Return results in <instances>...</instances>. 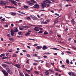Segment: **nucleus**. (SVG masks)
<instances>
[{"instance_id": "f257e3e1", "label": "nucleus", "mask_w": 76, "mask_h": 76, "mask_svg": "<svg viewBox=\"0 0 76 76\" xmlns=\"http://www.w3.org/2000/svg\"><path fill=\"white\" fill-rule=\"evenodd\" d=\"M7 71V72L9 73L11 75H12L13 74V71L12 70H11L9 68H6Z\"/></svg>"}, {"instance_id": "f03ea898", "label": "nucleus", "mask_w": 76, "mask_h": 76, "mask_svg": "<svg viewBox=\"0 0 76 76\" xmlns=\"http://www.w3.org/2000/svg\"><path fill=\"white\" fill-rule=\"evenodd\" d=\"M45 3H46V1H44L43 2V4L42 5V8L46 7L47 6V4H46Z\"/></svg>"}, {"instance_id": "7ed1b4c3", "label": "nucleus", "mask_w": 76, "mask_h": 76, "mask_svg": "<svg viewBox=\"0 0 76 76\" xmlns=\"http://www.w3.org/2000/svg\"><path fill=\"white\" fill-rule=\"evenodd\" d=\"M2 72L4 74V76H8L9 74L6 72V71L4 70H2Z\"/></svg>"}, {"instance_id": "20e7f679", "label": "nucleus", "mask_w": 76, "mask_h": 76, "mask_svg": "<svg viewBox=\"0 0 76 76\" xmlns=\"http://www.w3.org/2000/svg\"><path fill=\"white\" fill-rule=\"evenodd\" d=\"M30 17H31L33 20H35L37 18V17L35 16L34 15H31L30 16Z\"/></svg>"}, {"instance_id": "39448f33", "label": "nucleus", "mask_w": 76, "mask_h": 76, "mask_svg": "<svg viewBox=\"0 0 76 76\" xmlns=\"http://www.w3.org/2000/svg\"><path fill=\"white\" fill-rule=\"evenodd\" d=\"M15 31H13V29H11V35L12 37H14V34H15Z\"/></svg>"}, {"instance_id": "423d86ee", "label": "nucleus", "mask_w": 76, "mask_h": 76, "mask_svg": "<svg viewBox=\"0 0 76 76\" xmlns=\"http://www.w3.org/2000/svg\"><path fill=\"white\" fill-rule=\"evenodd\" d=\"M34 7L33 8L34 9H38L39 7V5H38L37 4H35Z\"/></svg>"}, {"instance_id": "0eeeda50", "label": "nucleus", "mask_w": 76, "mask_h": 76, "mask_svg": "<svg viewBox=\"0 0 76 76\" xmlns=\"http://www.w3.org/2000/svg\"><path fill=\"white\" fill-rule=\"evenodd\" d=\"M15 67H16L17 68H19V69H21L20 65L19 64H15Z\"/></svg>"}, {"instance_id": "6e6552de", "label": "nucleus", "mask_w": 76, "mask_h": 76, "mask_svg": "<svg viewBox=\"0 0 76 76\" xmlns=\"http://www.w3.org/2000/svg\"><path fill=\"white\" fill-rule=\"evenodd\" d=\"M10 2H11V3H13V4H14L15 5H17V4H16V1L11 0L10 1Z\"/></svg>"}, {"instance_id": "1a4fd4ad", "label": "nucleus", "mask_w": 76, "mask_h": 76, "mask_svg": "<svg viewBox=\"0 0 76 76\" xmlns=\"http://www.w3.org/2000/svg\"><path fill=\"white\" fill-rule=\"evenodd\" d=\"M39 28L38 27H35L34 28V30L36 31H39V30L38 29Z\"/></svg>"}, {"instance_id": "9d476101", "label": "nucleus", "mask_w": 76, "mask_h": 76, "mask_svg": "<svg viewBox=\"0 0 76 76\" xmlns=\"http://www.w3.org/2000/svg\"><path fill=\"white\" fill-rule=\"evenodd\" d=\"M45 73L46 74V76H48V75H49V74H50V72H48V71H47L46 72H45Z\"/></svg>"}, {"instance_id": "9b49d317", "label": "nucleus", "mask_w": 76, "mask_h": 76, "mask_svg": "<svg viewBox=\"0 0 76 76\" xmlns=\"http://www.w3.org/2000/svg\"><path fill=\"white\" fill-rule=\"evenodd\" d=\"M41 47L39 46H38L36 48V49H37V50H40V49H41Z\"/></svg>"}, {"instance_id": "f8f14e48", "label": "nucleus", "mask_w": 76, "mask_h": 76, "mask_svg": "<svg viewBox=\"0 0 76 76\" xmlns=\"http://www.w3.org/2000/svg\"><path fill=\"white\" fill-rule=\"evenodd\" d=\"M48 48H47V47H46L45 46H43V49L44 50H45V49H47Z\"/></svg>"}, {"instance_id": "ddd939ff", "label": "nucleus", "mask_w": 76, "mask_h": 76, "mask_svg": "<svg viewBox=\"0 0 76 76\" xmlns=\"http://www.w3.org/2000/svg\"><path fill=\"white\" fill-rule=\"evenodd\" d=\"M2 59H6L7 58H8V56L6 57V56H4V57H1Z\"/></svg>"}, {"instance_id": "4468645a", "label": "nucleus", "mask_w": 76, "mask_h": 76, "mask_svg": "<svg viewBox=\"0 0 76 76\" xmlns=\"http://www.w3.org/2000/svg\"><path fill=\"white\" fill-rule=\"evenodd\" d=\"M10 13L12 16H15V13L13 12H10Z\"/></svg>"}, {"instance_id": "2eb2a0df", "label": "nucleus", "mask_w": 76, "mask_h": 76, "mask_svg": "<svg viewBox=\"0 0 76 76\" xmlns=\"http://www.w3.org/2000/svg\"><path fill=\"white\" fill-rule=\"evenodd\" d=\"M44 54H46V55H48L51 54V53L49 52H45L44 53Z\"/></svg>"}, {"instance_id": "dca6fc26", "label": "nucleus", "mask_w": 76, "mask_h": 76, "mask_svg": "<svg viewBox=\"0 0 76 76\" xmlns=\"http://www.w3.org/2000/svg\"><path fill=\"white\" fill-rule=\"evenodd\" d=\"M30 1L32 2V3H36V1L34 0H30Z\"/></svg>"}, {"instance_id": "f3484780", "label": "nucleus", "mask_w": 76, "mask_h": 76, "mask_svg": "<svg viewBox=\"0 0 76 76\" xmlns=\"http://www.w3.org/2000/svg\"><path fill=\"white\" fill-rule=\"evenodd\" d=\"M52 49H53V50H58L59 51L60 50V49H59L55 48H52Z\"/></svg>"}, {"instance_id": "a211bd4d", "label": "nucleus", "mask_w": 76, "mask_h": 76, "mask_svg": "<svg viewBox=\"0 0 76 76\" xmlns=\"http://www.w3.org/2000/svg\"><path fill=\"white\" fill-rule=\"evenodd\" d=\"M58 20H56L54 21V23L55 24H56V23H58Z\"/></svg>"}, {"instance_id": "6ab92c4d", "label": "nucleus", "mask_w": 76, "mask_h": 76, "mask_svg": "<svg viewBox=\"0 0 76 76\" xmlns=\"http://www.w3.org/2000/svg\"><path fill=\"white\" fill-rule=\"evenodd\" d=\"M26 71H27L29 74H31V71H30V70H28V69H26Z\"/></svg>"}, {"instance_id": "aec40b11", "label": "nucleus", "mask_w": 76, "mask_h": 76, "mask_svg": "<svg viewBox=\"0 0 76 76\" xmlns=\"http://www.w3.org/2000/svg\"><path fill=\"white\" fill-rule=\"evenodd\" d=\"M24 9H28L29 8V6H26V5H24Z\"/></svg>"}, {"instance_id": "412c9836", "label": "nucleus", "mask_w": 76, "mask_h": 76, "mask_svg": "<svg viewBox=\"0 0 76 76\" xmlns=\"http://www.w3.org/2000/svg\"><path fill=\"white\" fill-rule=\"evenodd\" d=\"M6 3H4V2L0 3V4H1V5H6Z\"/></svg>"}, {"instance_id": "4be33fe9", "label": "nucleus", "mask_w": 76, "mask_h": 76, "mask_svg": "<svg viewBox=\"0 0 76 76\" xmlns=\"http://www.w3.org/2000/svg\"><path fill=\"white\" fill-rule=\"evenodd\" d=\"M66 63H67L68 64H69V63H70L69 60V59H66Z\"/></svg>"}, {"instance_id": "5701e85b", "label": "nucleus", "mask_w": 76, "mask_h": 76, "mask_svg": "<svg viewBox=\"0 0 76 76\" xmlns=\"http://www.w3.org/2000/svg\"><path fill=\"white\" fill-rule=\"evenodd\" d=\"M14 32H18V28H16L15 31H14Z\"/></svg>"}, {"instance_id": "b1692460", "label": "nucleus", "mask_w": 76, "mask_h": 76, "mask_svg": "<svg viewBox=\"0 0 76 76\" xmlns=\"http://www.w3.org/2000/svg\"><path fill=\"white\" fill-rule=\"evenodd\" d=\"M2 66L3 67H6L7 66V65L4 64H2Z\"/></svg>"}, {"instance_id": "393cba45", "label": "nucleus", "mask_w": 76, "mask_h": 76, "mask_svg": "<svg viewBox=\"0 0 76 76\" xmlns=\"http://www.w3.org/2000/svg\"><path fill=\"white\" fill-rule=\"evenodd\" d=\"M66 53H68V54H72L71 52L69 51H66Z\"/></svg>"}, {"instance_id": "a878e982", "label": "nucleus", "mask_w": 76, "mask_h": 76, "mask_svg": "<svg viewBox=\"0 0 76 76\" xmlns=\"http://www.w3.org/2000/svg\"><path fill=\"white\" fill-rule=\"evenodd\" d=\"M16 56V54H14L12 55V57H14Z\"/></svg>"}, {"instance_id": "bb28decb", "label": "nucleus", "mask_w": 76, "mask_h": 76, "mask_svg": "<svg viewBox=\"0 0 76 76\" xmlns=\"http://www.w3.org/2000/svg\"><path fill=\"white\" fill-rule=\"evenodd\" d=\"M29 6H33V5H34V4L32 3H29Z\"/></svg>"}, {"instance_id": "cd10ccee", "label": "nucleus", "mask_w": 76, "mask_h": 76, "mask_svg": "<svg viewBox=\"0 0 76 76\" xmlns=\"http://www.w3.org/2000/svg\"><path fill=\"white\" fill-rule=\"evenodd\" d=\"M48 32L46 31H45L44 33L43 34L44 35H47V34H48Z\"/></svg>"}, {"instance_id": "c85d7f7f", "label": "nucleus", "mask_w": 76, "mask_h": 76, "mask_svg": "<svg viewBox=\"0 0 76 76\" xmlns=\"http://www.w3.org/2000/svg\"><path fill=\"white\" fill-rule=\"evenodd\" d=\"M1 21H6V20L5 18H4L3 19H2L1 20Z\"/></svg>"}, {"instance_id": "c756f323", "label": "nucleus", "mask_w": 76, "mask_h": 76, "mask_svg": "<svg viewBox=\"0 0 76 76\" xmlns=\"http://www.w3.org/2000/svg\"><path fill=\"white\" fill-rule=\"evenodd\" d=\"M26 57H31V55L29 54H27L26 55Z\"/></svg>"}, {"instance_id": "7c9ffc66", "label": "nucleus", "mask_w": 76, "mask_h": 76, "mask_svg": "<svg viewBox=\"0 0 76 76\" xmlns=\"http://www.w3.org/2000/svg\"><path fill=\"white\" fill-rule=\"evenodd\" d=\"M34 73H36V74H37V75H38L39 74V73H38V72L37 71H34Z\"/></svg>"}, {"instance_id": "2f4dec72", "label": "nucleus", "mask_w": 76, "mask_h": 76, "mask_svg": "<svg viewBox=\"0 0 76 76\" xmlns=\"http://www.w3.org/2000/svg\"><path fill=\"white\" fill-rule=\"evenodd\" d=\"M19 29H20V31H22L23 30V28H21L20 27H19Z\"/></svg>"}, {"instance_id": "473e14b6", "label": "nucleus", "mask_w": 76, "mask_h": 76, "mask_svg": "<svg viewBox=\"0 0 76 76\" xmlns=\"http://www.w3.org/2000/svg\"><path fill=\"white\" fill-rule=\"evenodd\" d=\"M30 33L29 32L27 33L26 34H25L26 36H28L29 35Z\"/></svg>"}, {"instance_id": "72a5a7b5", "label": "nucleus", "mask_w": 76, "mask_h": 76, "mask_svg": "<svg viewBox=\"0 0 76 76\" xmlns=\"http://www.w3.org/2000/svg\"><path fill=\"white\" fill-rule=\"evenodd\" d=\"M9 39V40L11 41H13V39L12 38H10Z\"/></svg>"}, {"instance_id": "f704fd0d", "label": "nucleus", "mask_w": 76, "mask_h": 76, "mask_svg": "<svg viewBox=\"0 0 76 76\" xmlns=\"http://www.w3.org/2000/svg\"><path fill=\"white\" fill-rule=\"evenodd\" d=\"M34 56V57H39V56H37V54L36 53L35 54Z\"/></svg>"}, {"instance_id": "c9c22d12", "label": "nucleus", "mask_w": 76, "mask_h": 76, "mask_svg": "<svg viewBox=\"0 0 76 76\" xmlns=\"http://www.w3.org/2000/svg\"><path fill=\"white\" fill-rule=\"evenodd\" d=\"M25 76H30V75H29L28 74L26 73L25 74Z\"/></svg>"}, {"instance_id": "e433bc0d", "label": "nucleus", "mask_w": 76, "mask_h": 76, "mask_svg": "<svg viewBox=\"0 0 76 76\" xmlns=\"http://www.w3.org/2000/svg\"><path fill=\"white\" fill-rule=\"evenodd\" d=\"M18 34L19 35H22V32L20 31V32H19L18 33Z\"/></svg>"}, {"instance_id": "4c0bfd02", "label": "nucleus", "mask_w": 76, "mask_h": 76, "mask_svg": "<svg viewBox=\"0 0 76 76\" xmlns=\"http://www.w3.org/2000/svg\"><path fill=\"white\" fill-rule=\"evenodd\" d=\"M68 74L69 75V76H72V73H71V72H69L68 73Z\"/></svg>"}, {"instance_id": "58836bf2", "label": "nucleus", "mask_w": 76, "mask_h": 76, "mask_svg": "<svg viewBox=\"0 0 76 76\" xmlns=\"http://www.w3.org/2000/svg\"><path fill=\"white\" fill-rule=\"evenodd\" d=\"M7 36H8L9 37H10H10L11 36H10V34H8L7 35Z\"/></svg>"}, {"instance_id": "ea45409f", "label": "nucleus", "mask_w": 76, "mask_h": 76, "mask_svg": "<svg viewBox=\"0 0 76 76\" xmlns=\"http://www.w3.org/2000/svg\"><path fill=\"white\" fill-rule=\"evenodd\" d=\"M47 3H48L49 4H50V3H51V2L50 1H48L47 2Z\"/></svg>"}, {"instance_id": "a19ab883", "label": "nucleus", "mask_w": 76, "mask_h": 76, "mask_svg": "<svg viewBox=\"0 0 76 76\" xmlns=\"http://www.w3.org/2000/svg\"><path fill=\"white\" fill-rule=\"evenodd\" d=\"M29 60H27V61L26 62V63H28L29 64Z\"/></svg>"}, {"instance_id": "79ce46f5", "label": "nucleus", "mask_w": 76, "mask_h": 76, "mask_svg": "<svg viewBox=\"0 0 76 76\" xmlns=\"http://www.w3.org/2000/svg\"><path fill=\"white\" fill-rule=\"evenodd\" d=\"M66 1H73V0H66Z\"/></svg>"}, {"instance_id": "37998d69", "label": "nucleus", "mask_w": 76, "mask_h": 76, "mask_svg": "<svg viewBox=\"0 0 76 76\" xmlns=\"http://www.w3.org/2000/svg\"><path fill=\"white\" fill-rule=\"evenodd\" d=\"M27 20H29V19H31V18H30L29 17H28L27 18Z\"/></svg>"}, {"instance_id": "c03bdc74", "label": "nucleus", "mask_w": 76, "mask_h": 76, "mask_svg": "<svg viewBox=\"0 0 76 76\" xmlns=\"http://www.w3.org/2000/svg\"><path fill=\"white\" fill-rule=\"evenodd\" d=\"M5 54L4 53H3L1 54V56H4Z\"/></svg>"}, {"instance_id": "a18cd8bd", "label": "nucleus", "mask_w": 76, "mask_h": 76, "mask_svg": "<svg viewBox=\"0 0 76 76\" xmlns=\"http://www.w3.org/2000/svg\"><path fill=\"white\" fill-rule=\"evenodd\" d=\"M55 15H56V16H59V14L57 13H55Z\"/></svg>"}, {"instance_id": "49530a36", "label": "nucleus", "mask_w": 76, "mask_h": 76, "mask_svg": "<svg viewBox=\"0 0 76 76\" xmlns=\"http://www.w3.org/2000/svg\"><path fill=\"white\" fill-rule=\"evenodd\" d=\"M38 33H39V34H41L42 33V31H39L38 32Z\"/></svg>"}, {"instance_id": "de8ad7c7", "label": "nucleus", "mask_w": 76, "mask_h": 76, "mask_svg": "<svg viewBox=\"0 0 76 76\" xmlns=\"http://www.w3.org/2000/svg\"><path fill=\"white\" fill-rule=\"evenodd\" d=\"M33 65H37V63H33Z\"/></svg>"}, {"instance_id": "09e8293b", "label": "nucleus", "mask_w": 76, "mask_h": 76, "mask_svg": "<svg viewBox=\"0 0 76 76\" xmlns=\"http://www.w3.org/2000/svg\"><path fill=\"white\" fill-rule=\"evenodd\" d=\"M55 70L56 71H58V69L57 68H55Z\"/></svg>"}, {"instance_id": "8fccbe9b", "label": "nucleus", "mask_w": 76, "mask_h": 76, "mask_svg": "<svg viewBox=\"0 0 76 76\" xmlns=\"http://www.w3.org/2000/svg\"><path fill=\"white\" fill-rule=\"evenodd\" d=\"M29 40H33V41H35V39H29Z\"/></svg>"}, {"instance_id": "3c124183", "label": "nucleus", "mask_w": 76, "mask_h": 76, "mask_svg": "<svg viewBox=\"0 0 76 76\" xmlns=\"http://www.w3.org/2000/svg\"><path fill=\"white\" fill-rule=\"evenodd\" d=\"M43 23H44V24H47V22L45 21L43 22Z\"/></svg>"}, {"instance_id": "603ef678", "label": "nucleus", "mask_w": 76, "mask_h": 76, "mask_svg": "<svg viewBox=\"0 0 76 76\" xmlns=\"http://www.w3.org/2000/svg\"><path fill=\"white\" fill-rule=\"evenodd\" d=\"M6 18H7V19H10L11 18V17H6Z\"/></svg>"}, {"instance_id": "864d4df0", "label": "nucleus", "mask_w": 76, "mask_h": 76, "mask_svg": "<svg viewBox=\"0 0 76 76\" xmlns=\"http://www.w3.org/2000/svg\"><path fill=\"white\" fill-rule=\"evenodd\" d=\"M32 69H33V68H32V67H31L30 68V71L31 72L32 71Z\"/></svg>"}, {"instance_id": "5fc2aeb1", "label": "nucleus", "mask_w": 76, "mask_h": 76, "mask_svg": "<svg viewBox=\"0 0 76 76\" xmlns=\"http://www.w3.org/2000/svg\"><path fill=\"white\" fill-rule=\"evenodd\" d=\"M27 48H29V49H30L31 48H30V46H27Z\"/></svg>"}, {"instance_id": "6e6d98bb", "label": "nucleus", "mask_w": 76, "mask_h": 76, "mask_svg": "<svg viewBox=\"0 0 76 76\" xmlns=\"http://www.w3.org/2000/svg\"><path fill=\"white\" fill-rule=\"evenodd\" d=\"M44 58H47V56H43Z\"/></svg>"}, {"instance_id": "4d7b16f0", "label": "nucleus", "mask_w": 76, "mask_h": 76, "mask_svg": "<svg viewBox=\"0 0 76 76\" xmlns=\"http://www.w3.org/2000/svg\"><path fill=\"white\" fill-rule=\"evenodd\" d=\"M50 12H52V13H54V10H50Z\"/></svg>"}, {"instance_id": "13d9d810", "label": "nucleus", "mask_w": 76, "mask_h": 76, "mask_svg": "<svg viewBox=\"0 0 76 76\" xmlns=\"http://www.w3.org/2000/svg\"><path fill=\"white\" fill-rule=\"evenodd\" d=\"M5 27H6V28H7L8 27V25H5Z\"/></svg>"}, {"instance_id": "bf43d9fd", "label": "nucleus", "mask_w": 76, "mask_h": 76, "mask_svg": "<svg viewBox=\"0 0 76 76\" xmlns=\"http://www.w3.org/2000/svg\"><path fill=\"white\" fill-rule=\"evenodd\" d=\"M37 45H38L37 44H34V46H37Z\"/></svg>"}, {"instance_id": "052dcab7", "label": "nucleus", "mask_w": 76, "mask_h": 76, "mask_svg": "<svg viewBox=\"0 0 76 76\" xmlns=\"http://www.w3.org/2000/svg\"><path fill=\"white\" fill-rule=\"evenodd\" d=\"M10 53H11V52H12V49L10 50L9 51Z\"/></svg>"}, {"instance_id": "680f3d73", "label": "nucleus", "mask_w": 76, "mask_h": 76, "mask_svg": "<svg viewBox=\"0 0 76 76\" xmlns=\"http://www.w3.org/2000/svg\"><path fill=\"white\" fill-rule=\"evenodd\" d=\"M19 12V13H21V14H23V13L22 12H21L20 11H18Z\"/></svg>"}, {"instance_id": "e2e57ef3", "label": "nucleus", "mask_w": 76, "mask_h": 76, "mask_svg": "<svg viewBox=\"0 0 76 76\" xmlns=\"http://www.w3.org/2000/svg\"><path fill=\"white\" fill-rule=\"evenodd\" d=\"M23 52H26V50H23Z\"/></svg>"}, {"instance_id": "0e129e2a", "label": "nucleus", "mask_w": 76, "mask_h": 76, "mask_svg": "<svg viewBox=\"0 0 76 76\" xmlns=\"http://www.w3.org/2000/svg\"><path fill=\"white\" fill-rule=\"evenodd\" d=\"M9 7L7 6H5V8H7V7Z\"/></svg>"}, {"instance_id": "69168bd1", "label": "nucleus", "mask_w": 76, "mask_h": 76, "mask_svg": "<svg viewBox=\"0 0 76 76\" xmlns=\"http://www.w3.org/2000/svg\"><path fill=\"white\" fill-rule=\"evenodd\" d=\"M58 72H61V71H60V70H59V69H58Z\"/></svg>"}, {"instance_id": "338daca9", "label": "nucleus", "mask_w": 76, "mask_h": 76, "mask_svg": "<svg viewBox=\"0 0 76 76\" xmlns=\"http://www.w3.org/2000/svg\"><path fill=\"white\" fill-rule=\"evenodd\" d=\"M57 37L59 38L61 37V36H60L59 35H57Z\"/></svg>"}, {"instance_id": "774afa93", "label": "nucleus", "mask_w": 76, "mask_h": 76, "mask_svg": "<svg viewBox=\"0 0 76 76\" xmlns=\"http://www.w3.org/2000/svg\"><path fill=\"white\" fill-rule=\"evenodd\" d=\"M72 75L73 76H76V75H75V74H72Z\"/></svg>"}]
</instances>
